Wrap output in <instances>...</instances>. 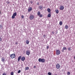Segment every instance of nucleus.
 Wrapping results in <instances>:
<instances>
[{
	"mask_svg": "<svg viewBox=\"0 0 75 75\" xmlns=\"http://www.w3.org/2000/svg\"><path fill=\"white\" fill-rule=\"evenodd\" d=\"M25 59V57H22L21 58V61H24V60Z\"/></svg>",
	"mask_w": 75,
	"mask_h": 75,
	"instance_id": "obj_9",
	"label": "nucleus"
},
{
	"mask_svg": "<svg viewBox=\"0 0 75 75\" xmlns=\"http://www.w3.org/2000/svg\"><path fill=\"white\" fill-rule=\"evenodd\" d=\"M63 50H67V47H64L63 48Z\"/></svg>",
	"mask_w": 75,
	"mask_h": 75,
	"instance_id": "obj_17",
	"label": "nucleus"
},
{
	"mask_svg": "<svg viewBox=\"0 0 75 75\" xmlns=\"http://www.w3.org/2000/svg\"><path fill=\"white\" fill-rule=\"evenodd\" d=\"M25 70H28V69H29V67H27L25 68Z\"/></svg>",
	"mask_w": 75,
	"mask_h": 75,
	"instance_id": "obj_21",
	"label": "nucleus"
},
{
	"mask_svg": "<svg viewBox=\"0 0 75 75\" xmlns=\"http://www.w3.org/2000/svg\"><path fill=\"white\" fill-rule=\"evenodd\" d=\"M47 10L48 12L49 13H50V12L51 11V9H50V8H47Z\"/></svg>",
	"mask_w": 75,
	"mask_h": 75,
	"instance_id": "obj_15",
	"label": "nucleus"
},
{
	"mask_svg": "<svg viewBox=\"0 0 75 75\" xmlns=\"http://www.w3.org/2000/svg\"><path fill=\"white\" fill-rule=\"evenodd\" d=\"M2 40V39H1V38L0 37V41H1Z\"/></svg>",
	"mask_w": 75,
	"mask_h": 75,
	"instance_id": "obj_34",
	"label": "nucleus"
},
{
	"mask_svg": "<svg viewBox=\"0 0 75 75\" xmlns=\"http://www.w3.org/2000/svg\"><path fill=\"white\" fill-rule=\"evenodd\" d=\"M60 67H61V66H60V65L59 64H57L56 65V67L57 69H59L60 68Z\"/></svg>",
	"mask_w": 75,
	"mask_h": 75,
	"instance_id": "obj_5",
	"label": "nucleus"
},
{
	"mask_svg": "<svg viewBox=\"0 0 75 75\" xmlns=\"http://www.w3.org/2000/svg\"><path fill=\"white\" fill-rule=\"evenodd\" d=\"M71 74V73L69 71H68L67 73V75H69Z\"/></svg>",
	"mask_w": 75,
	"mask_h": 75,
	"instance_id": "obj_22",
	"label": "nucleus"
},
{
	"mask_svg": "<svg viewBox=\"0 0 75 75\" xmlns=\"http://www.w3.org/2000/svg\"><path fill=\"white\" fill-rule=\"evenodd\" d=\"M24 16L22 15V16H21L22 18H24Z\"/></svg>",
	"mask_w": 75,
	"mask_h": 75,
	"instance_id": "obj_30",
	"label": "nucleus"
},
{
	"mask_svg": "<svg viewBox=\"0 0 75 75\" xmlns=\"http://www.w3.org/2000/svg\"><path fill=\"white\" fill-rule=\"evenodd\" d=\"M65 28L66 29H68V26L67 25H66L65 26Z\"/></svg>",
	"mask_w": 75,
	"mask_h": 75,
	"instance_id": "obj_14",
	"label": "nucleus"
},
{
	"mask_svg": "<svg viewBox=\"0 0 75 75\" xmlns=\"http://www.w3.org/2000/svg\"><path fill=\"white\" fill-rule=\"evenodd\" d=\"M56 13H57V14H58V13H59V11L58 10H56Z\"/></svg>",
	"mask_w": 75,
	"mask_h": 75,
	"instance_id": "obj_19",
	"label": "nucleus"
},
{
	"mask_svg": "<svg viewBox=\"0 0 75 75\" xmlns=\"http://www.w3.org/2000/svg\"><path fill=\"white\" fill-rule=\"evenodd\" d=\"M8 4H9V3H10V2L9 1H7L6 2Z\"/></svg>",
	"mask_w": 75,
	"mask_h": 75,
	"instance_id": "obj_35",
	"label": "nucleus"
},
{
	"mask_svg": "<svg viewBox=\"0 0 75 75\" xmlns=\"http://www.w3.org/2000/svg\"><path fill=\"white\" fill-rule=\"evenodd\" d=\"M12 18L13 19H14L15 18V16H14L13 15L12 16Z\"/></svg>",
	"mask_w": 75,
	"mask_h": 75,
	"instance_id": "obj_24",
	"label": "nucleus"
},
{
	"mask_svg": "<svg viewBox=\"0 0 75 75\" xmlns=\"http://www.w3.org/2000/svg\"><path fill=\"white\" fill-rule=\"evenodd\" d=\"M13 15L14 16H17V13L15 12L13 14Z\"/></svg>",
	"mask_w": 75,
	"mask_h": 75,
	"instance_id": "obj_16",
	"label": "nucleus"
},
{
	"mask_svg": "<svg viewBox=\"0 0 75 75\" xmlns=\"http://www.w3.org/2000/svg\"><path fill=\"white\" fill-rule=\"evenodd\" d=\"M59 8L60 10H62L64 8V7L63 6L61 5L60 6Z\"/></svg>",
	"mask_w": 75,
	"mask_h": 75,
	"instance_id": "obj_6",
	"label": "nucleus"
},
{
	"mask_svg": "<svg viewBox=\"0 0 75 75\" xmlns=\"http://www.w3.org/2000/svg\"><path fill=\"white\" fill-rule=\"evenodd\" d=\"M52 34H54V32L52 31Z\"/></svg>",
	"mask_w": 75,
	"mask_h": 75,
	"instance_id": "obj_36",
	"label": "nucleus"
},
{
	"mask_svg": "<svg viewBox=\"0 0 75 75\" xmlns=\"http://www.w3.org/2000/svg\"><path fill=\"white\" fill-rule=\"evenodd\" d=\"M47 16H48V17H49V18L50 17H51V14H48V15Z\"/></svg>",
	"mask_w": 75,
	"mask_h": 75,
	"instance_id": "obj_25",
	"label": "nucleus"
},
{
	"mask_svg": "<svg viewBox=\"0 0 75 75\" xmlns=\"http://www.w3.org/2000/svg\"><path fill=\"white\" fill-rule=\"evenodd\" d=\"M68 51H71V47H69L68 48Z\"/></svg>",
	"mask_w": 75,
	"mask_h": 75,
	"instance_id": "obj_27",
	"label": "nucleus"
},
{
	"mask_svg": "<svg viewBox=\"0 0 75 75\" xmlns=\"http://www.w3.org/2000/svg\"><path fill=\"white\" fill-rule=\"evenodd\" d=\"M0 14H1V11H0Z\"/></svg>",
	"mask_w": 75,
	"mask_h": 75,
	"instance_id": "obj_41",
	"label": "nucleus"
},
{
	"mask_svg": "<svg viewBox=\"0 0 75 75\" xmlns=\"http://www.w3.org/2000/svg\"><path fill=\"white\" fill-rule=\"evenodd\" d=\"M34 68H36V67H35V66H34Z\"/></svg>",
	"mask_w": 75,
	"mask_h": 75,
	"instance_id": "obj_40",
	"label": "nucleus"
},
{
	"mask_svg": "<svg viewBox=\"0 0 75 75\" xmlns=\"http://www.w3.org/2000/svg\"><path fill=\"white\" fill-rule=\"evenodd\" d=\"M40 11H39L38 12V16H40Z\"/></svg>",
	"mask_w": 75,
	"mask_h": 75,
	"instance_id": "obj_18",
	"label": "nucleus"
},
{
	"mask_svg": "<svg viewBox=\"0 0 75 75\" xmlns=\"http://www.w3.org/2000/svg\"><path fill=\"white\" fill-rule=\"evenodd\" d=\"M33 3V1H30V3H31V4H32Z\"/></svg>",
	"mask_w": 75,
	"mask_h": 75,
	"instance_id": "obj_37",
	"label": "nucleus"
},
{
	"mask_svg": "<svg viewBox=\"0 0 75 75\" xmlns=\"http://www.w3.org/2000/svg\"><path fill=\"white\" fill-rule=\"evenodd\" d=\"M26 54L27 55H29L30 54V51L28 50L26 51Z\"/></svg>",
	"mask_w": 75,
	"mask_h": 75,
	"instance_id": "obj_7",
	"label": "nucleus"
},
{
	"mask_svg": "<svg viewBox=\"0 0 75 75\" xmlns=\"http://www.w3.org/2000/svg\"><path fill=\"white\" fill-rule=\"evenodd\" d=\"M48 74L49 75H51V72H49V73H48Z\"/></svg>",
	"mask_w": 75,
	"mask_h": 75,
	"instance_id": "obj_29",
	"label": "nucleus"
},
{
	"mask_svg": "<svg viewBox=\"0 0 75 75\" xmlns=\"http://www.w3.org/2000/svg\"><path fill=\"white\" fill-rule=\"evenodd\" d=\"M11 75H14V72H11Z\"/></svg>",
	"mask_w": 75,
	"mask_h": 75,
	"instance_id": "obj_26",
	"label": "nucleus"
},
{
	"mask_svg": "<svg viewBox=\"0 0 75 75\" xmlns=\"http://www.w3.org/2000/svg\"><path fill=\"white\" fill-rule=\"evenodd\" d=\"M38 16H39V17H42V15L41 14H40V15Z\"/></svg>",
	"mask_w": 75,
	"mask_h": 75,
	"instance_id": "obj_23",
	"label": "nucleus"
},
{
	"mask_svg": "<svg viewBox=\"0 0 75 75\" xmlns=\"http://www.w3.org/2000/svg\"><path fill=\"white\" fill-rule=\"evenodd\" d=\"M15 45H18V42H16Z\"/></svg>",
	"mask_w": 75,
	"mask_h": 75,
	"instance_id": "obj_32",
	"label": "nucleus"
},
{
	"mask_svg": "<svg viewBox=\"0 0 75 75\" xmlns=\"http://www.w3.org/2000/svg\"><path fill=\"white\" fill-rule=\"evenodd\" d=\"M29 42H30L29 40H27L26 41V43L27 44H29Z\"/></svg>",
	"mask_w": 75,
	"mask_h": 75,
	"instance_id": "obj_11",
	"label": "nucleus"
},
{
	"mask_svg": "<svg viewBox=\"0 0 75 75\" xmlns=\"http://www.w3.org/2000/svg\"><path fill=\"white\" fill-rule=\"evenodd\" d=\"M2 75H6V74L5 73H4Z\"/></svg>",
	"mask_w": 75,
	"mask_h": 75,
	"instance_id": "obj_38",
	"label": "nucleus"
},
{
	"mask_svg": "<svg viewBox=\"0 0 75 75\" xmlns=\"http://www.w3.org/2000/svg\"><path fill=\"white\" fill-rule=\"evenodd\" d=\"M59 24L60 25H61L62 24V21L60 22Z\"/></svg>",
	"mask_w": 75,
	"mask_h": 75,
	"instance_id": "obj_20",
	"label": "nucleus"
},
{
	"mask_svg": "<svg viewBox=\"0 0 75 75\" xmlns=\"http://www.w3.org/2000/svg\"><path fill=\"white\" fill-rule=\"evenodd\" d=\"M49 48V46H47V49L48 50Z\"/></svg>",
	"mask_w": 75,
	"mask_h": 75,
	"instance_id": "obj_33",
	"label": "nucleus"
},
{
	"mask_svg": "<svg viewBox=\"0 0 75 75\" xmlns=\"http://www.w3.org/2000/svg\"><path fill=\"white\" fill-rule=\"evenodd\" d=\"M45 35H43V38H45L46 37Z\"/></svg>",
	"mask_w": 75,
	"mask_h": 75,
	"instance_id": "obj_31",
	"label": "nucleus"
},
{
	"mask_svg": "<svg viewBox=\"0 0 75 75\" xmlns=\"http://www.w3.org/2000/svg\"><path fill=\"white\" fill-rule=\"evenodd\" d=\"M61 54V51L60 50H57L56 51V54L57 55H60Z\"/></svg>",
	"mask_w": 75,
	"mask_h": 75,
	"instance_id": "obj_2",
	"label": "nucleus"
},
{
	"mask_svg": "<svg viewBox=\"0 0 75 75\" xmlns=\"http://www.w3.org/2000/svg\"><path fill=\"white\" fill-rule=\"evenodd\" d=\"M62 52H64V50H62Z\"/></svg>",
	"mask_w": 75,
	"mask_h": 75,
	"instance_id": "obj_42",
	"label": "nucleus"
},
{
	"mask_svg": "<svg viewBox=\"0 0 75 75\" xmlns=\"http://www.w3.org/2000/svg\"><path fill=\"white\" fill-rule=\"evenodd\" d=\"M1 61L2 62H5V59L4 58H1Z\"/></svg>",
	"mask_w": 75,
	"mask_h": 75,
	"instance_id": "obj_12",
	"label": "nucleus"
},
{
	"mask_svg": "<svg viewBox=\"0 0 75 75\" xmlns=\"http://www.w3.org/2000/svg\"><path fill=\"white\" fill-rule=\"evenodd\" d=\"M0 27L1 28V27H2V26H1V25H0Z\"/></svg>",
	"mask_w": 75,
	"mask_h": 75,
	"instance_id": "obj_39",
	"label": "nucleus"
},
{
	"mask_svg": "<svg viewBox=\"0 0 75 75\" xmlns=\"http://www.w3.org/2000/svg\"><path fill=\"white\" fill-rule=\"evenodd\" d=\"M34 15H32L30 16L29 18L30 20H31L33 19H34Z\"/></svg>",
	"mask_w": 75,
	"mask_h": 75,
	"instance_id": "obj_4",
	"label": "nucleus"
},
{
	"mask_svg": "<svg viewBox=\"0 0 75 75\" xmlns=\"http://www.w3.org/2000/svg\"><path fill=\"white\" fill-rule=\"evenodd\" d=\"M39 62H42V63H44V62H45V60L44 59H41L40 58L38 59Z\"/></svg>",
	"mask_w": 75,
	"mask_h": 75,
	"instance_id": "obj_1",
	"label": "nucleus"
},
{
	"mask_svg": "<svg viewBox=\"0 0 75 75\" xmlns=\"http://www.w3.org/2000/svg\"><path fill=\"white\" fill-rule=\"evenodd\" d=\"M32 7H29L28 9V12H30V11H31L32 10Z\"/></svg>",
	"mask_w": 75,
	"mask_h": 75,
	"instance_id": "obj_8",
	"label": "nucleus"
},
{
	"mask_svg": "<svg viewBox=\"0 0 75 75\" xmlns=\"http://www.w3.org/2000/svg\"><path fill=\"white\" fill-rule=\"evenodd\" d=\"M20 72H21V70H19L18 72V74H19V73H20Z\"/></svg>",
	"mask_w": 75,
	"mask_h": 75,
	"instance_id": "obj_28",
	"label": "nucleus"
},
{
	"mask_svg": "<svg viewBox=\"0 0 75 75\" xmlns=\"http://www.w3.org/2000/svg\"><path fill=\"white\" fill-rule=\"evenodd\" d=\"M39 8L40 9V10H42V9H43V6H39Z\"/></svg>",
	"mask_w": 75,
	"mask_h": 75,
	"instance_id": "obj_10",
	"label": "nucleus"
},
{
	"mask_svg": "<svg viewBox=\"0 0 75 75\" xmlns=\"http://www.w3.org/2000/svg\"><path fill=\"white\" fill-rule=\"evenodd\" d=\"M10 57L12 59H13V58H14L16 57V54H13L10 55Z\"/></svg>",
	"mask_w": 75,
	"mask_h": 75,
	"instance_id": "obj_3",
	"label": "nucleus"
},
{
	"mask_svg": "<svg viewBox=\"0 0 75 75\" xmlns=\"http://www.w3.org/2000/svg\"><path fill=\"white\" fill-rule=\"evenodd\" d=\"M21 56L19 57L18 59V61H19L20 60V59H21Z\"/></svg>",
	"mask_w": 75,
	"mask_h": 75,
	"instance_id": "obj_13",
	"label": "nucleus"
}]
</instances>
